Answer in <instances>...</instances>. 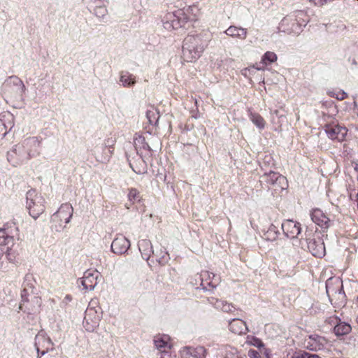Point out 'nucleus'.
Returning a JSON list of instances; mask_svg holds the SVG:
<instances>
[{"label": "nucleus", "mask_w": 358, "mask_h": 358, "mask_svg": "<svg viewBox=\"0 0 358 358\" xmlns=\"http://www.w3.org/2000/svg\"><path fill=\"white\" fill-rule=\"evenodd\" d=\"M196 6H187L168 13L164 19L163 26L168 31L185 27L190 22L196 20Z\"/></svg>", "instance_id": "nucleus-1"}, {"label": "nucleus", "mask_w": 358, "mask_h": 358, "mask_svg": "<svg viewBox=\"0 0 358 358\" xmlns=\"http://www.w3.org/2000/svg\"><path fill=\"white\" fill-rule=\"evenodd\" d=\"M206 41L201 35H188L183 41L182 57L187 62H192L199 59L205 48Z\"/></svg>", "instance_id": "nucleus-2"}, {"label": "nucleus", "mask_w": 358, "mask_h": 358, "mask_svg": "<svg viewBox=\"0 0 358 358\" xmlns=\"http://www.w3.org/2000/svg\"><path fill=\"white\" fill-rule=\"evenodd\" d=\"M304 347L310 351H322L324 354L335 355L337 350L323 336L310 335L304 340Z\"/></svg>", "instance_id": "nucleus-3"}, {"label": "nucleus", "mask_w": 358, "mask_h": 358, "mask_svg": "<svg viewBox=\"0 0 358 358\" xmlns=\"http://www.w3.org/2000/svg\"><path fill=\"white\" fill-rule=\"evenodd\" d=\"M26 206L29 215L36 220L44 212V199L35 189H30L26 194Z\"/></svg>", "instance_id": "nucleus-4"}, {"label": "nucleus", "mask_w": 358, "mask_h": 358, "mask_svg": "<svg viewBox=\"0 0 358 358\" xmlns=\"http://www.w3.org/2000/svg\"><path fill=\"white\" fill-rule=\"evenodd\" d=\"M261 182H263L268 189L275 193H280L281 191L288 187L287 178L278 173L273 171H270L269 173H266L262 175L261 176Z\"/></svg>", "instance_id": "nucleus-5"}, {"label": "nucleus", "mask_w": 358, "mask_h": 358, "mask_svg": "<svg viewBox=\"0 0 358 358\" xmlns=\"http://www.w3.org/2000/svg\"><path fill=\"white\" fill-rule=\"evenodd\" d=\"M73 208L69 203H63L59 210L51 217L52 226L55 230L59 231L64 229L63 222L68 224L73 215Z\"/></svg>", "instance_id": "nucleus-6"}, {"label": "nucleus", "mask_w": 358, "mask_h": 358, "mask_svg": "<svg viewBox=\"0 0 358 358\" xmlns=\"http://www.w3.org/2000/svg\"><path fill=\"white\" fill-rule=\"evenodd\" d=\"M94 301H91L85 310V315L83 321V325L87 331L92 332L99 325V322L102 316V312L100 308L92 306Z\"/></svg>", "instance_id": "nucleus-7"}, {"label": "nucleus", "mask_w": 358, "mask_h": 358, "mask_svg": "<svg viewBox=\"0 0 358 358\" xmlns=\"http://www.w3.org/2000/svg\"><path fill=\"white\" fill-rule=\"evenodd\" d=\"M41 141V137L31 136L20 143L29 160L40 155Z\"/></svg>", "instance_id": "nucleus-8"}, {"label": "nucleus", "mask_w": 358, "mask_h": 358, "mask_svg": "<svg viewBox=\"0 0 358 358\" xmlns=\"http://www.w3.org/2000/svg\"><path fill=\"white\" fill-rule=\"evenodd\" d=\"M35 349L37 352V357L41 358L39 352L41 350V355H45L49 351L54 350V343L50 338L43 331H40L35 336Z\"/></svg>", "instance_id": "nucleus-9"}, {"label": "nucleus", "mask_w": 358, "mask_h": 358, "mask_svg": "<svg viewBox=\"0 0 358 358\" xmlns=\"http://www.w3.org/2000/svg\"><path fill=\"white\" fill-rule=\"evenodd\" d=\"M7 160L14 167L21 166L29 161L20 143L15 145L7 152Z\"/></svg>", "instance_id": "nucleus-10"}, {"label": "nucleus", "mask_w": 358, "mask_h": 358, "mask_svg": "<svg viewBox=\"0 0 358 358\" xmlns=\"http://www.w3.org/2000/svg\"><path fill=\"white\" fill-rule=\"evenodd\" d=\"M3 90L11 94L22 96L26 92V87L22 80L13 76L7 78L3 85Z\"/></svg>", "instance_id": "nucleus-11"}, {"label": "nucleus", "mask_w": 358, "mask_h": 358, "mask_svg": "<svg viewBox=\"0 0 358 358\" xmlns=\"http://www.w3.org/2000/svg\"><path fill=\"white\" fill-rule=\"evenodd\" d=\"M99 275L97 271L87 270L83 276L78 280V284L81 285L84 290L92 291L96 286Z\"/></svg>", "instance_id": "nucleus-12"}, {"label": "nucleus", "mask_w": 358, "mask_h": 358, "mask_svg": "<svg viewBox=\"0 0 358 358\" xmlns=\"http://www.w3.org/2000/svg\"><path fill=\"white\" fill-rule=\"evenodd\" d=\"M18 229L15 226L0 229V245H6L10 248L17 238Z\"/></svg>", "instance_id": "nucleus-13"}, {"label": "nucleus", "mask_w": 358, "mask_h": 358, "mask_svg": "<svg viewBox=\"0 0 358 358\" xmlns=\"http://www.w3.org/2000/svg\"><path fill=\"white\" fill-rule=\"evenodd\" d=\"M282 229L284 234L289 238L293 239L298 237L301 233V224L292 220H287L282 223Z\"/></svg>", "instance_id": "nucleus-14"}, {"label": "nucleus", "mask_w": 358, "mask_h": 358, "mask_svg": "<svg viewBox=\"0 0 358 358\" xmlns=\"http://www.w3.org/2000/svg\"><path fill=\"white\" fill-rule=\"evenodd\" d=\"M130 241L124 236L118 235L111 243V250L117 255L125 254L130 248Z\"/></svg>", "instance_id": "nucleus-15"}, {"label": "nucleus", "mask_w": 358, "mask_h": 358, "mask_svg": "<svg viewBox=\"0 0 358 358\" xmlns=\"http://www.w3.org/2000/svg\"><path fill=\"white\" fill-rule=\"evenodd\" d=\"M325 132L329 138L341 142L345 140L348 130L345 127L333 124L327 125L325 128Z\"/></svg>", "instance_id": "nucleus-16"}, {"label": "nucleus", "mask_w": 358, "mask_h": 358, "mask_svg": "<svg viewBox=\"0 0 358 358\" xmlns=\"http://www.w3.org/2000/svg\"><path fill=\"white\" fill-rule=\"evenodd\" d=\"M206 350L203 346L184 347L180 350L182 358H205Z\"/></svg>", "instance_id": "nucleus-17"}, {"label": "nucleus", "mask_w": 358, "mask_h": 358, "mask_svg": "<svg viewBox=\"0 0 358 358\" xmlns=\"http://www.w3.org/2000/svg\"><path fill=\"white\" fill-rule=\"evenodd\" d=\"M310 217L313 222L322 229H328L331 224L330 219L320 209H314Z\"/></svg>", "instance_id": "nucleus-18"}, {"label": "nucleus", "mask_w": 358, "mask_h": 358, "mask_svg": "<svg viewBox=\"0 0 358 358\" xmlns=\"http://www.w3.org/2000/svg\"><path fill=\"white\" fill-rule=\"evenodd\" d=\"M308 248L315 257H322L325 255V247L323 241L320 239H308Z\"/></svg>", "instance_id": "nucleus-19"}, {"label": "nucleus", "mask_w": 358, "mask_h": 358, "mask_svg": "<svg viewBox=\"0 0 358 358\" xmlns=\"http://www.w3.org/2000/svg\"><path fill=\"white\" fill-rule=\"evenodd\" d=\"M137 83L136 76L128 71H121L119 73V84L122 87H133Z\"/></svg>", "instance_id": "nucleus-20"}, {"label": "nucleus", "mask_w": 358, "mask_h": 358, "mask_svg": "<svg viewBox=\"0 0 358 358\" xmlns=\"http://www.w3.org/2000/svg\"><path fill=\"white\" fill-rule=\"evenodd\" d=\"M229 329L232 333L238 335L244 334L249 331L245 322L237 318L232 319L229 322Z\"/></svg>", "instance_id": "nucleus-21"}, {"label": "nucleus", "mask_w": 358, "mask_h": 358, "mask_svg": "<svg viewBox=\"0 0 358 358\" xmlns=\"http://www.w3.org/2000/svg\"><path fill=\"white\" fill-rule=\"evenodd\" d=\"M139 251L141 253L142 257L148 261L152 255H154L152 245L150 240L141 239L138 243Z\"/></svg>", "instance_id": "nucleus-22"}, {"label": "nucleus", "mask_w": 358, "mask_h": 358, "mask_svg": "<svg viewBox=\"0 0 358 358\" xmlns=\"http://www.w3.org/2000/svg\"><path fill=\"white\" fill-rule=\"evenodd\" d=\"M248 345L256 347L258 350H263L266 354V358H272V355L269 349L265 347L264 343L261 339L254 336L249 335L246 338V342Z\"/></svg>", "instance_id": "nucleus-23"}, {"label": "nucleus", "mask_w": 358, "mask_h": 358, "mask_svg": "<svg viewBox=\"0 0 358 358\" xmlns=\"http://www.w3.org/2000/svg\"><path fill=\"white\" fill-rule=\"evenodd\" d=\"M224 34L232 38L244 40L247 37L248 31L246 29L241 27L230 26L224 31Z\"/></svg>", "instance_id": "nucleus-24"}, {"label": "nucleus", "mask_w": 358, "mask_h": 358, "mask_svg": "<svg viewBox=\"0 0 358 358\" xmlns=\"http://www.w3.org/2000/svg\"><path fill=\"white\" fill-rule=\"evenodd\" d=\"M154 343L156 348L159 351V354L163 350L171 348L169 337L166 335L157 336L154 338Z\"/></svg>", "instance_id": "nucleus-25"}, {"label": "nucleus", "mask_w": 358, "mask_h": 358, "mask_svg": "<svg viewBox=\"0 0 358 358\" xmlns=\"http://www.w3.org/2000/svg\"><path fill=\"white\" fill-rule=\"evenodd\" d=\"M159 117V112L155 107L150 106L149 108L147 109L146 117L148 120V122L150 124L157 126L158 124Z\"/></svg>", "instance_id": "nucleus-26"}, {"label": "nucleus", "mask_w": 358, "mask_h": 358, "mask_svg": "<svg viewBox=\"0 0 358 358\" xmlns=\"http://www.w3.org/2000/svg\"><path fill=\"white\" fill-rule=\"evenodd\" d=\"M352 330L350 324L345 322H338L334 328L335 334L338 336L349 334Z\"/></svg>", "instance_id": "nucleus-27"}, {"label": "nucleus", "mask_w": 358, "mask_h": 358, "mask_svg": "<svg viewBox=\"0 0 358 358\" xmlns=\"http://www.w3.org/2000/svg\"><path fill=\"white\" fill-rule=\"evenodd\" d=\"M279 235V231L277 229V227L271 224L268 230L264 233V238L269 241H274L277 239Z\"/></svg>", "instance_id": "nucleus-28"}, {"label": "nucleus", "mask_w": 358, "mask_h": 358, "mask_svg": "<svg viewBox=\"0 0 358 358\" xmlns=\"http://www.w3.org/2000/svg\"><path fill=\"white\" fill-rule=\"evenodd\" d=\"M94 13L97 17L103 18L107 15L108 10L105 5L99 1L94 9Z\"/></svg>", "instance_id": "nucleus-29"}, {"label": "nucleus", "mask_w": 358, "mask_h": 358, "mask_svg": "<svg viewBox=\"0 0 358 358\" xmlns=\"http://www.w3.org/2000/svg\"><path fill=\"white\" fill-rule=\"evenodd\" d=\"M250 120L259 129H262L265 127V120L264 118L257 113H252L250 116Z\"/></svg>", "instance_id": "nucleus-30"}, {"label": "nucleus", "mask_w": 358, "mask_h": 358, "mask_svg": "<svg viewBox=\"0 0 358 358\" xmlns=\"http://www.w3.org/2000/svg\"><path fill=\"white\" fill-rule=\"evenodd\" d=\"M277 60V55L273 52L268 51L262 56V62L267 65Z\"/></svg>", "instance_id": "nucleus-31"}, {"label": "nucleus", "mask_w": 358, "mask_h": 358, "mask_svg": "<svg viewBox=\"0 0 358 358\" xmlns=\"http://www.w3.org/2000/svg\"><path fill=\"white\" fill-rule=\"evenodd\" d=\"M154 255L156 257V260L161 265H165L169 260V255L165 251L160 250V254L157 252L156 254L154 253Z\"/></svg>", "instance_id": "nucleus-32"}, {"label": "nucleus", "mask_w": 358, "mask_h": 358, "mask_svg": "<svg viewBox=\"0 0 358 358\" xmlns=\"http://www.w3.org/2000/svg\"><path fill=\"white\" fill-rule=\"evenodd\" d=\"M32 276L31 275H26L25 277H24V282H23V284H22V286H23V294H22V296L23 297L24 296V294H25V293L28 292V290L29 289H31L33 288V284H32Z\"/></svg>", "instance_id": "nucleus-33"}, {"label": "nucleus", "mask_w": 358, "mask_h": 358, "mask_svg": "<svg viewBox=\"0 0 358 358\" xmlns=\"http://www.w3.org/2000/svg\"><path fill=\"white\" fill-rule=\"evenodd\" d=\"M128 199L131 204L139 201L141 199L139 192L136 189H130L128 194Z\"/></svg>", "instance_id": "nucleus-34"}, {"label": "nucleus", "mask_w": 358, "mask_h": 358, "mask_svg": "<svg viewBox=\"0 0 358 358\" xmlns=\"http://www.w3.org/2000/svg\"><path fill=\"white\" fill-rule=\"evenodd\" d=\"M212 273H210V272L206 271H202L201 273V274H200V278H201V285L203 286V289H207V287H206L207 282L212 280Z\"/></svg>", "instance_id": "nucleus-35"}, {"label": "nucleus", "mask_w": 358, "mask_h": 358, "mask_svg": "<svg viewBox=\"0 0 358 358\" xmlns=\"http://www.w3.org/2000/svg\"><path fill=\"white\" fill-rule=\"evenodd\" d=\"M250 358H266V354L261 350L250 349L248 352Z\"/></svg>", "instance_id": "nucleus-36"}, {"label": "nucleus", "mask_w": 358, "mask_h": 358, "mask_svg": "<svg viewBox=\"0 0 358 358\" xmlns=\"http://www.w3.org/2000/svg\"><path fill=\"white\" fill-rule=\"evenodd\" d=\"M292 22V20L288 17H284L279 24V29L285 33H290L292 31V29L286 28L287 26Z\"/></svg>", "instance_id": "nucleus-37"}, {"label": "nucleus", "mask_w": 358, "mask_h": 358, "mask_svg": "<svg viewBox=\"0 0 358 358\" xmlns=\"http://www.w3.org/2000/svg\"><path fill=\"white\" fill-rule=\"evenodd\" d=\"M292 358H321V357L317 354H312L306 351H301L292 356Z\"/></svg>", "instance_id": "nucleus-38"}, {"label": "nucleus", "mask_w": 358, "mask_h": 358, "mask_svg": "<svg viewBox=\"0 0 358 358\" xmlns=\"http://www.w3.org/2000/svg\"><path fill=\"white\" fill-rule=\"evenodd\" d=\"M220 278L219 276L216 275L215 273H212V280L207 282V285L215 288L216 287L218 284L220 283Z\"/></svg>", "instance_id": "nucleus-39"}, {"label": "nucleus", "mask_w": 358, "mask_h": 358, "mask_svg": "<svg viewBox=\"0 0 358 358\" xmlns=\"http://www.w3.org/2000/svg\"><path fill=\"white\" fill-rule=\"evenodd\" d=\"M210 303L215 306V308L222 310L225 301L220 300L217 299H213Z\"/></svg>", "instance_id": "nucleus-40"}, {"label": "nucleus", "mask_w": 358, "mask_h": 358, "mask_svg": "<svg viewBox=\"0 0 358 358\" xmlns=\"http://www.w3.org/2000/svg\"><path fill=\"white\" fill-rule=\"evenodd\" d=\"M136 141L138 143H141L144 149H146L149 151L152 150L150 145L147 142H145V138L139 136L138 138H136Z\"/></svg>", "instance_id": "nucleus-41"}, {"label": "nucleus", "mask_w": 358, "mask_h": 358, "mask_svg": "<svg viewBox=\"0 0 358 358\" xmlns=\"http://www.w3.org/2000/svg\"><path fill=\"white\" fill-rule=\"evenodd\" d=\"M235 310V307L231 303L225 301L222 311L226 313H231Z\"/></svg>", "instance_id": "nucleus-42"}, {"label": "nucleus", "mask_w": 358, "mask_h": 358, "mask_svg": "<svg viewBox=\"0 0 358 358\" xmlns=\"http://www.w3.org/2000/svg\"><path fill=\"white\" fill-rule=\"evenodd\" d=\"M335 97L338 100H343L347 97V93L345 92L343 90H339L336 94H335Z\"/></svg>", "instance_id": "nucleus-43"}, {"label": "nucleus", "mask_w": 358, "mask_h": 358, "mask_svg": "<svg viewBox=\"0 0 358 358\" xmlns=\"http://www.w3.org/2000/svg\"><path fill=\"white\" fill-rule=\"evenodd\" d=\"M310 1L317 6H322L327 2V0H310Z\"/></svg>", "instance_id": "nucleus-44"}, {"label": "nucleus", "mask_w": 358, "mask_h": 358, "mask_svg": "<svg viewBox=\"0 0 358 358\" xmlns=\"http://www.w3.org/2000/svg\"><path fill=\"white\" fill-rule=\"evenodd\" d=\"M72 300V296L69 294H66L62 301V304L66 306Z\"/></svg>", "instance_id": "nucleus-45"}, {"label": "nucleus", "mask_w": 358, "mask_h": 358, "mask_svg": "<svg viewBox=\"0 0 358 358\" xmlns=\"http://www.w3.org/2000/svg\"><path fill=\"white\" fill-rule=\"evenodd\" d=\"M160 358H171L169 350H163L161 352Z\"/></svg>", "instance_id": "nucleus-46"}, {"label": "nucleus", "mask_w": 358, "mask_h": 358, "mask_svg": "<svg viewBox=\"0 0 358 358\" xmlns=\"http://www.w3.org/2000/svg\"><path fill=\"white\" fill-rule=\"evenodd\" d=\"M132 169H133V171H134L135 173H138V174H143V173H146V169H143V171H140V170L136 171V169H134L132 167Z\"/></svg>", "instance_id": "nucleus-47"}, {"label": "nucleus", "mask_w": 358, "mask_h": 358, "mask_svg": "<svg viewBox=\"0 0 358 358\" xmlns=\"http://www.w3.org/2000/svg\"><path fill=\"white\" fill-rule=\"evenodd\" d=\"M335 352L334 355H330L329 358H339L336 355H338L340 353V352L338 350H337V352Z\"/></svg>", "instance_id": "nucleus-48"}, {"label": "nucleus", "mask_w": 358, "mask_h": 358, "mask_svg": "<svg viewBox=\"0 0 358 358\" xmlns=\"http://www.w3.org/2000/svg\"><path fill=\"white\" fill-rule=\"evenodd\" d=\"M355 170L358 173V164L355 165Z\"/></svg>", "instance_id": "nucleus-49"}, {"label": "nucleus", "mask_w": 358, "mask_h": 358, "mask_svg": "<svg viewBox=\"0 0 358 358\" xmlns=\"http://www.w3.org/2000/svg\"><path fill=\"white\" fill-rule=\"evenodd\" d=\"M327 293L329 294V288L327 286Z\"/></svg>", "instance_id": "nucleus-50"}, {"label": "nucleus", "mask_w": 358, "mask_h": 358, "mask_svg": "<svg viewBox=\"0 0 358 358\" xmlns=\"http://www.w3.org/2000/svg\"><path fill=\"white\" fill-rule=\"evenodd\" d=\"M39 355L41 356V357L43 356L41 355V350L39 352Z\"/></svg>", "instance_id": "nucleus-51"}, {"label": "nucleus", "mask_w": 358, "mask_h": 358, "mask_svg": "<svg viewBox=\"0 0 358 358\" xmlns=\"http://www.w3.org/2000/svg\"><path fill=\"white\" fill-rule=\"evenodd\" d=\"M326 355H327V356H330L329 355H327V354H324V357H326Z\"/></svg>", "instance_id": "nucleus-52"}, {"label": "nucleus", "mask_w": 358, "mask_h": 358, "mask_svg": "<svg viewBox=\"0 0 358 358\" xmlns=\"http://www.w3.org/2000/svg\"><path fill=\"white\" fill-rule=\"evenodd\" d=\"M257 70H262V68H259V67H257Z\"/></svg>", "instance_id": "nucleus-53"}, {"label": "nucleus", "mask_w": 358, "mask_h": 358, "mask_svg": "<svg viewBox=\"0 0 358 358\" xmlns=\"http://www.w3.org/2000/svg\"><path fill=\"white\" fill-rule=\"evenodd\" d=\"M357 299H358V297H357Z\"/></svg>", "instance_id": "nucleus-54"}]
</instances>
